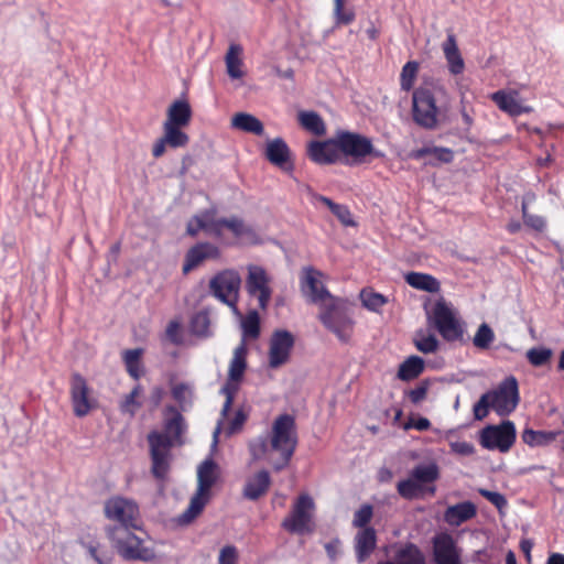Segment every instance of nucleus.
Wrapping results in <instances>:
<instances>
[{"label":"nucleus","mask_w":564,"mask_h":564,"mask_svg":"<svg viewBox=\"0 0 564 564\" xmlns=\"http://www.w3.org/2000/svg\"><path fill=\"white\" fill-rule=\"evenodd\" d=\"M185 431L184 416L175 406L169 405L164 411L163 431L153 430L148 433L150 473L156 481L164 484L169 479L173 463L172 449L184 444Z\"/></svg>","instance_id":"1"},{"label":"nucleus","mask_w":564,"mask_h":564,"mask_svg":"<svg viewBox=\"0 0 564 564\" xmlns=\"http://www.w3.org/2000/svg\"><path fill=\"white\" fill-rule=\"evenodd\" d=\"M137 512L135 503L120 497L111 498L105 503L106 517L118 522L107 529V534L124 560L141 558V540L131 530L140 529L133 523Z\"/></svg>","instance_id":"2"},{"label":"nucleus","mask_w":564,"mask_h":564,"mask_svg":"<svg viewBox=\"0 0 564 564\" xmlns=\"http://www.w3.org/2000/svg\"><path fill=\"white\" fill-rule=\"evenodd\" d=\"M269 442V463L280 471L288 467L297 446L295 419L290 414L279 415L272 424Z\"/></svg>","instance_id":"3"},{"label":"nucleus","mask_w":564,"mask_h":564,"mask_svg":"<svg viewBox=\"0 0 564 564\" xmlns=\"http://www.w3.org/2000/svg\"><path fill=\"white\" fill-rule=\"evenodd\" d=\"M318 319L339 341L349 343L354 335L355 321L352 304L348 300L336 297L330 299V302L322 303Z\"/></svg>","instance_id":"4"},{"label":"nucleus","mask_w":564,"mask_h":564,"mask_svg":"<svg viewBox=\"0 0 564 564\" xmlns=\"http://www.w3.org/2000/svg\"><path fill=\"white\" fill-rule=\"evenodd\" d=\"M218 479V466L212 459H205L197 469V490L191 498L187 509L181 514L183 524L191 523L204 510L210 499V490Z\"/></svg>","instance_id":"5"},{"label":"nucleus","mask_w":564,"mask_h":564,"mask_svg":"<svg viewBox=\"0 0 564 564\" xmlns=\"http://www.w3.org/2000/svg\"><path fill=\"white\" fill-rule=\"evenodd\" d=\"M335 133L340 159L345 158L347 161L350 159L351 163H362L367 156L379 159L384 155L373 147L371 139L364 134L341 129Z\"/></svg>","instance_id":"6"},{"label":"nucleus","mask_w":564,"mask_h":564,"mask_svg":"<svg viewBox=\"0 0 564 564\" xmlns=\"http://www.w3.org/2000/svg\"><path fill=\"white\" fill-rule=\"evenodd\" d=\"M429 323L433 325L446 341L453 343L463 339L464 324L456 316L452 304L447 303L443 297L435 302L429 314Z\"/></svg>","instance_id":"7"},{"label":"nucleus","mask_w":564,"mask_h":564,"mask_svg":"<svg viewBox=\"0 0 564 564\" xmlns=\"http://www.w3.org/2000/svg\"><path fill=\"white\" fill-rule=\"evenodd\" d=\"M241 286V276L234 269H225L216 273L209 281V292L221 303L236 307Z\"/></svg>","instance_id":"8"},{"label":"nucleus","mask_w":564,"mask_h":564,"mask_svg":"<svg viewBox=\"0 0 564 564\" xmlns=\"http://www.w3.org/2000/svg\"><path fill=\"white\" fill-rule=\"evenodd\" d=\"M313 499L306 494L300 495L295 500L290 514L282 521L283 529L290 533H311L313 531Z\"/></svg>","instance_id":"9"},{"label":"nucleus","mask_w":564,"mask_h":564,"mask_svg":"<svg viewBox=\"0 0 564 564\" xmlns=\"http://www.w3.org/2000/svg\"><path fill=\"white\" fill-rule=\"evenodd\" d=\"M479 442L486 449L507 453L516 442V426L511 421L488 425L481 430Z\"/></svg>","instance_id":"10"},{"label":"nucleus","mask_w":564,"mask_h":564,"mask_svg":"<svg viewBox=\"0 0 564 564\" xmlns=\"http://www.w3.org/2000/svg\"><path fill=\"white\" fill-rule=\"evenodd\" d=\"M247 347L241 343L234 351V357L229 365L228 381L223 387L221 392L225 394L226 400L223 406V415H227L231 409L235 394L238 390V382L242 379L247 368Z\"/></svg>","instance_id":"11"},{"label":"nucleus","mask_w":564,"mask_h":564,"mask_svg":"<svg viewBox=\"0 0 564 564\" xmlns=\"http://www.w3.org/2000/svg\"><path fill=\"white\" fill-rule=\"evenodd\" d=\"M491 400V409L500 416L509 415L519 403L518 381L513 376L506 378L497 389L487 392Z\"/></svg>","instance_id":"12"},{"label":"nucleus","mask_w":564,"mask_h":564,"mask_svg":"<svg viewBox=\"0 0 564 564\" xmlns=\"http://www.w3.org/2000/svg\"><path fill=\"white\" fill-rule=\"evenodd\" d=\"M413 120L425 129H433L437 124L438 109L435 97L429 88L420 87L414 90Z\"/></svg>","instance_id":"13"},{"label":"nucleus","mask_w":564,"mask_h":564,"mask_svg":"<svg viewBox=\"0 0 564 564\" xmlns=\"http://www.w3.org/2000/svg\"><path fill=\"white\" fill-rule=\"evenodd\" d=\"M270 279L265 270L259 265H250L248 268V276L246 280V289L249 295L257 296L259 307L265 310L270 300L272 291L270 289Z\"/></svg>","instance_id":"14"},{"label":"nucleus","mask_w":564,"mask_h":564,"mask_svg":"<svg viewBox=\"0 0 564 564\" xmlns=\"http://www.w3.org/2000/svg\"><path fill=\"white\" fill-rule=\"evenodd\" d=\"M220 257L221 251L218 246L208 241L197 242L186 251L182 272L183 274H188L204 264V262L209 260H219Z\"/></svg>","instance_id":"15"},{"label":"nucleus","mask_w":564,"mask_h":564,"mask_svg":"<svg viewBox=\"0 0 564 564\" xmlns=\"http://www.w3.org/2000/svg\"><path fill=\"white\" fill-rule=\"evenodd\" d=\"M433 561L435 564H462L460 551L454 538L447 533H437L432 539Z\"/></svg>","instance_id":"16"},{"label":"nucleus","mask_w":564,"mask_h":564,"mask_svg":"<svg viewBox=\"0 0 564 564\" xmlns=\"http://www.w3.org/2000/svg\"><path fill=\"white\" fill-rule=\"evenodd\" d=\"M70 400L74 414L77 417L86 416L96 404V401L89 395V387L86 379L79 373L72 376Z\"/></svg>","instance_id":"17"},{"label":"nucleus","mask_w":564,"mask_h":564,"mask_svg":"<svg viewBox=\"0 0 564 564\" xmlns=\"http://www.w3.org/2000/svg\"><path fill=\"white\" fill-rule=\"evenodd\" d=\"M294 346V337L288 330H276L270 340L269 366L279 368L288 362Z\"/></svg>","instance_id":"18"},{"label":"nucleus","mask_w":564,"mask_h":564,"mask_svg":"<svg viewBox=\"0 0 564 564\" xmlns=\"http://www.w3.org/2000/svg\"><path fill=\"white\" fill-rule=\"evenodd\" d=\"M308 158L321 165L335 164L340 161L336 133L324 141L313 140L307 144Z\"/></svg>","instance_id":"19"},{"label":"nucleus","mask_w":564,"mask_h":564,"mask_svg":"<svg viewBox=\"0 0 564 564\" xmlns=\"http://www.w3.org/2000/svg\"><path fill=\"white\" fill-rule=\"evenodd\" d=\"M182 126L163 123V135L156 140L152 148L154 158H160L165 153L166 147L171 149L185 148L189 142V137L183 131Z\"/></svg>","instance_id":"20"},{"label":"nucleus","mask_w":564,"mask_h":564,"mask_svg":"<svg viewBox=\"0 0 564 564\" xmlns=\"http://www.w3.org/2000/svg\"><path fill=\"white\" fill-rule=\"evenodd\" d=\"M322 273L313 268L305 270V278L303 281V290L307 292L310 301L314 304H318L319 308L322 303L330 302V299L337 296L332 295L324 284L318 280Z\"/></svg>","instance_id":"21"},{"label":"nucleus","mask_w":564,"mask_h":564,"mask_svg":"<svg viewBox=\"0 0 564 564\" xmlns=\"http://www.w3.org/2000/svg\"><path fill=\"white\" fill-rule=\"evenodd\" d=\"M355 552L358 563H364L377 546V533L373 528L359 530L355 535Z\"/></svg>","instance_id":"22"},{"label":"nucleus","mask_w":564,"mask_h":564,"mask_svg":"<svg viewBox=\"0 0 564 564\" xmlns=\"http://www.w3.org/2000/svg\"><path fill=\"white\" fill-rule=\"evenodd\" d=\"M270 485L269 471L260 470L246 481L242 490L243 497L252 501L258 500L268 492Z\"/></svg>","instance_id":"23"},{"label":"nucleus","mask_w":564,"mask_h":564,"mask_svg":"<svg viewBox=\"0 0 564 564\" xmlns=\"http://www.w3.org/2000/svg\"><path fill=\"white\" fill-rule=\"evenodd\" d=\"M476 514V506L471 501H464L449 506L444 512V521L452 527H458Z\"/></svg>","instance_id":"24"},{"label":"nucleus","mask_w":564,"mask_h":564,"mask_svg":"<svg viewBox=\"0 0 564 564\" xmlns=\"http://www.w3.org/2000/svg\"><path fill=\"white\" fill-rule=\"evenodd\" d=\"M191 120L192 108L189 102L185 99H177L170 105L163 123L187 127Z\"/></svg>","instance_id":"25"},{"label":"nucleus","mask_w":564,"mask_h":564,"mask_svg":"<svg viewBox=\"0 0 564 564\" xmlns=\"http://www.w3.org/2000/svg\"><path fill=\"white\" fill-rule=\"evenodd\" d=\"M224 229H228L237 238L251 232V229L245 225L241 218L235 216L230 218L214 217L213 236L220 238Z\"/></svg>","instance_id":"26"},{"label":"nucleus","mask_w":564,"mask_h":564,"mask_svg":"<svg viewBox=\"0 0 564 564\" xmlns=\"http://www.w3.org/2000/svg\"><path fill=\"white\" fill-rule=\"evenodd\" d=\"M265 158L274 165L284 167L290 162L291 152L282 138H275L268 142Z\"/></svg>","instance_id":"27"},{"label":"nucleus","mask_w":564,"mask_h":564,"mask_svg":"<svg viewBox=\"0 0 564 564\" xmlns=\"http://www.w3.org/2000/svg\"><path fill=\"white\" fill-rule=\"evenodd\" d=\"M231 128L254 135H262L264 132L261 120L248 112L235 113L231 118Z\"/></svg>","instance_id":"28"},{"label":"nucleus","mask_w":564,"mask_h":564,"mask_svg":"<svg viewBox=\"0 0 564 564\" xmlns=\"http://www.w3.org/2000/svg\"><path fill=\"white\" fill-rule=\"evenodd\" d=\"M405 282L413 289L436 293L441 290V284L436 278L427 273L409 272L404 276Z\"/></svg>","instance_id":"29"},{"label":"nucleus","mask_w":564,"mask_h":564,"mask_svg":"<svg viewBox=\"0 0 564 564\" xmlns=\"http://www.w3.org/2000/svg\"><path fill=\"white\" fill-rule=\"evenodd\" d=\"M214 226V212L204 210L194 215L186 225V234L191 237H196L200 230L213 236Z\"/></svg>","instance_id":"30"},{"label":"nucleus","mask_w":564,"mask_h":564,"mask_svg":"<svg viewBox=\"0 0 564 564\" xmlns=\"http://www.w3.org/2000/svg\"><path fill=\"white\" fill-rule=\"evenodd\" d=\"M560 435L558 431H535L533 429H524L521 438L530 447L547 446Z\"/></svg>","instance_id":"31"},{"label":"nucleus","mask_w":564,"mask_h":564,"mask_svg":"<svg viewBox=\"0 0 564 564\" xmlns=\"http://www.w3.org/2000/svg\"><path fill=\"white\" fill-rule=\"evenodd\" d=\"M424 360L415 355L408 357L398 369V378L402 381L416 379L424 371Z\"/></svg>","instance_id":"32"},{"label":"nucleus","mask_w":564,"mask_h":564,"mask_svg":"<svg viewBox=\"0 0 564 564\" xmlns=\"http://www.w3.org/2000/svg\"><path fill=\"white\" fill-rule=\"evenodd\" d=\"M443 51L448 63L449 72L453 75L462 74L465 68V64L456 44L455 37H447L443 44Z\"/></svg>","instance_id":"33"},{"label":"nucleus","mask_w":564,"mask_h":564,"mask_svg":"<svg viewBox=\"0 0 564 564\" xmlns=\"http://www.w3.org/2000/svg\"><path fill=\"white\" fill-rule=\"evenodd\" d=\"M315 200L321 202L325 206L329 208V210L337 217L340 224L345 227H355L357 223L354 220L352 214L348 206L343 204H337L333 202L330 198L323 195H315Z\"/></svg>","instance_id":"34"},{"label":"nucleus","mask_w":564,"mask_h":564,"mask_svg":"<svg viewBox=\"0 0 564 564\" xmlns=\"http://www.w3.org/2000/svg\"><path fill=\"white\" fill-rule=\"evenodd\" d=\"M395 564H425V556L421 549L408 542L401 546L394 554Z\"/></svg>","instance_id":"35"},{"label":"nucleus","mask_w":564,"mask_h":564,"mask_svg":"<svg viewBox=\"0 0 564 564\" xmlns=\"http://www.w3.org/2000/svg\"><path fill=\"white\" fill-rule=\"evenodd\" d=\"M491 99L500 110L509 113L510 116H519L528 111V109L522 107L513 96L502 90L494 93Z\"/></svg>","instance_id":"36"},{"label":"nucleus","mask_w":564,"mask_h":564,"mask_svg":"<svg viewBox=\"0 0 564 564\" xmlns=\"http://www.w3.org/2000/svg\"><path fill=\"white\" fill-rule=\"evenodd\" d=\"M299 122L306 131L322 137L326 133V124L323 118L315 111H301Z\"/></svg>","instance_id":"37"},{"label":"nucleus","mask_w":564,"mask_h":564,"mask_svg":"<svg viewBox=\"0 0 564 564\" xmlns=\"http://www.w3.org/2000/svg\"><path fill=\"white\" fill-rule=\"evenodd\" d=\"M242 47L239 44L232 43L225 56L227 73L231 78H241L242 77Z\"/></svg>","instance_id":"38"},{"label":"nucleus","mask_w":564,"mask_h":564,"mask_svg":"<svg viewBox=\"0 0 564 564\" xmlns=\"http://www.w3.org/2000/svg\"><path fill=\"white\" fill-rule=\"evenodd\" d=\"M535 200L534 194H527L521 204V212H522V218L523 223L527 227L538 231L542 232L546 227V221L542 216L533 215L529 213L528 204Z\"/></svg>","instance_id":"39"},{"label":"nucleus","mask_w":564,"mask_h":564,"mask_svg":"<svg viewBox=\"0 0 564 564\" xmlns=\"http://www.w3.org/2000/svg\"><path fill=\"white\" fill-rule=\"evenodd\" d=\"M410 477L414 479L421 487L424 484H431L438 479L440 470L436 464L417 465L411 473Z\"/></svg>","instance_id":"40"},{"label":"nucleus","mask_w":564,"mask_h":564,"mask_svg":"<svg viewBox=\"0 0 564 564\" xmlns=\"http://www.w3.org/2000/svg\"><path fill=\"white\" fill-rule=\"evenodd\" d=\"M419 68L420 64L416 61H410L402 67L400 74V86L402 90L410 91L413 88Z\"/></svg>","instance_id":"41"},{"label":"nucleus","mask_w":564,"mask_h":564,"mask_svg":"<svg viewBox=\"0 0 564 564\" xmlns=\"http://www.w3.org/2000/svg\"><path fill=\"white\" fill-rule=\"evenodd\" d=\"M140 360H141V348L129 349L123 352V361L129 375L139 379L140 377Z\"/></svg>","instance_id":"42"},{"label":"nucleus","mask_w":564,"mask_h":564,"mask_svg":"<svg viewBox=\"0 0 564 564\" xmlns=\"http://www.w3.org/2000/svg\"><path fill=\"white\" fill-rule=\"evenodd\" d=\"M415 348L423 354H434L440 348V341L433 334L417 333L414 338Z\"/></svg>","instance_id":"43"},{"label":"nucleus","mask_w":564,"mask_h":564,"mask_svg":"<svg viewBox=\"0 0 564 564\" xmlns=\"http://www.w3.org/2000/svg\"><path fill=\"white\" fill-rule=\"evenodd\" d=\"M494 340V330L488 324L482 323L474 336L473 344L478 349H488Z\"/></svg>","instance_id":"44"},{"label":"nucleus","mask_w":564,"mask_h":564,"mask_svg":"<svg viewBox=\"0 0 564 564\" xmlns=\"http://www.w3.org/2000/svg\"><path fill=\"white\" fill-rule=\"evenodd\" d=\"M210 319L207 312H198L191 318L189 328L196 336H207L209 330Z\"/></svg>","instance_id":"45"},{"label":"nucleus","mask_w":564,"mask_h":564,"mask_svg":"<svg viewBox=\"0 0 564 564\" xmlns=\"http://www.w3.org/2000/svg\"><path fill=\"white\" fill-rule=\"evenodd\" d=\"M243 336L257 339L260 335V318L256 311L248 313L246 318L242 321Z\"/></svg>","instance_id":"46"},{"label":"nucleus","mask_w":564,"mask_h":564,"mask_svg":"<svg viewBox=\"0 0 564 564\" xmlns=\"http://www.w3.org/2000/svg\"><path fill=\"white\" fill-rule=\"evenodd\" d=\"M360 300L366 308L373 312H378L387 303L382 294L367 290L361 291Z\"/></svg>","instance_id":"47"},{"label":"nucleus","mask_w":564,"mask_h":564,"mask_svg":"<svg viewBox=\"0 0 564 564\" xmlns=\"http://www.w3.org/2000/svg\"><path fill=\"white\" fill-rule=\"evenodd\" d=\"M373 517V507L369 503L362 505L354 514L352 525L359 530L368 529Z\"/></svg>","instance_id":"48"},{"label":"nucleus","mask_w":564,"mask_h":564,"mask_svg":"<svg viewBox=\"0 0 564 564\" xmlns=\"http://www.w3.org/2000/svg\"><path fill=\"white\" fill-rule=\"evenodd\" d=\"M398 494L408 500H412L417 497V494L422 490V487L414 481L411 477L408 479L400 480L397 485Z\"/></svg>","instance_id":"49"},{"label":"nucleus","mask_w":564,"mask_h":564,"mask_svg":"<svg viewBox=\"0 0 564 564\" xmlns=\"http://www.w3.org/2000/svg\"><path fill=\"white\" fill-rule=\"evenodd\" d=\"M551 357L552 350L550 348H531L527 351V359L534 367L546 365Z\"/></svg>","instance_id":"50"},{"label":"nucleus","mask_w":564,"mask_h":564,"mask_svg":"<svg viewBox=\"0 0 564 564\" xmlns=\"http://www.w3.org/2000/svg\"><path fill=\"white\" fill-rule=\"evenodd\" d=\"M249 451L253 460L262 459L264 456L270 458V442L264 438H258L249 444Z\"/></svg>","instance_id":"51"},{"label":"nucleus","mask_w":564,"mask_h":564,"mask_svg":"<svg viewBox=\"0 0 564 564\" xmlns=\"http://www.w3.org/2000/svg\"><path fill=\"white\" fill-rule=\"evenodd\" d=\"M141 389V386L138 383L129 394L126 395L124 400L121 402L120 409L122 413H128L130 415L135 414L139 402L135 400L137 395L139 394V391Z\"/></svg>","instance_id":"52"},{"label":"nucleus","mask_w":564,"mask_h":564,"mask_svg":"<svg viewBox=\"0 0 564 564\" xmlns=\"http://www.w3.org/2000/svg\"><path fill=\"white\" fill-rule=\"evenodd\" d=\"M490 394L484 393L480 399L474 404L473 412L476 420H484L491 408Z\"/></svg>","instance_id":"53"},{"label":"nucleus","mask_w":564,"mask_h":564,"mask_svg":"<svg viewBox=\"0 0 564 564\" xmlns=\"http://www.w3.org/2000/svg\"><path fill=\"white\" fill-rule=\"evenodd\" d=\"M479 495L491 502L498 510H502L507 507L508 501L506 497L497 491H490L488 489H479Z\"/></svg>","instance_id":"54"},{"label":"nucleus","mask_w":564,"mask_h":564,"mask_svg":"<svg viewBox=\"0 0 564 564\" xmlns=\"http://www.w3.org/2000/svg\"><path fill=\"white\" fill-rule=\"evenodd\" d=\"M166 337L174 345H181L183 343V330L182 325L177 321H171L166 327Z\"/></svg>","instance_id":"55"},{"label":"nucleus","mask_w":564,"mask_h":564,"mask_svg":"<svg viewBox=\"0 0 564 564\" xmlns=\"http://www.w3.org/2000/svg\"><path fill=\"white\" fill-rule=\"evenodd\" d=\"M238 557L237 547L235 545H226L219 552L218 564H237Z\"/></svg>","instance_id":"56"},{"label":"nucleus","mask_w":564,"mask_h":564,"mask_svg":"<svg viewBox=\"0 0 564 564\" xmlns=\"http://www.w3.org/2000/svg\"><path fill=\"white\" fill-rule=\"evenodd\" d=\"M429 383L426 381L421 382L416 388L411 389L408 392L409 399L413 404L421 403L427 395Z\"/></svg>","instance_id":"57"},{"label":"nucleus","mask_w":564,"mask_h":564,"mask_svg":"<svg viewBox=\"0 0 564 564\" xmlns=\"http://www.w3.org/2000/svg\"><path fill=\"white\" fill-rule=\"evenodd\" d=\"M247 419H248V412H246L243 408H239L236 411L232 420L229 422V427H228L229 432L236 433V432L240 431L241 427L243 426V424L246 423Z\"/></svg>","instance_id":"58"},{"label":"nucleus","mask_w":564,"mask_h":564,"mask_svg":"<svg viewBox=\"0 0 564 564\" xmlns=\"http://www.w3.org/2000/svg\"><path fill=\"white\" fill-rule=\"evenodd\" d=\"M336 22L341 24H349L355 19V12L351 9H346L345 3H341V8L334 7Z\"/></svg>","instance_id":"59"},{"label":"nucleus","mask_w":564,"mask_h":564,"mask_svg":"<svg viewBox=\"0 0 564 564\" xmlns=\"http://www.w3.org/2000/svg\"><path fill=\"white\" fill-rule=\"evenodd\" d=\"M451 449L459 455L469 456L473 455L475 452V447L469 442H453L451 443Z\"/></svg>","instance_id":"60"},{"label":"nucleus","mask_w":564,"mask_h":564,"mask_svg":"<svg viewBox=\"0 0 564 564\" xmlns=\"http://www.w3.org/2000/svg\"><path fill=\"white\" fill-rule=\"evenodd\" d=\"M433 154L438 161L449 163L454 159V153L448 148L432 147Z\"/></svg>","instance_id":"61"},{"label":"nucleus","mask_w":564,"mask_h":564,"mask_svg":"<svg viewBox=\"0 0 564 564\" xmlns=\"http://www.w3.org/2000/svg\"><path fill=\"white\" fill-rule=\"evenodd\" d=\"M430 427H431L430 420L426 417H422V416H420L415 420H410L404 426L405 430L415 429L417 431H427Z\"/></svg>","instance_id":"62"},{"label":"nucleus","mask_w":564,"mask_h":564,"mask_svg":"<svg viewBox=\"0 0 564 564\" xmlns=\"http://www.w3.org/2000/svg\"><path fill=\"white\" fill-rule=\"evenodd\" d=\"M164 395L165 391L162 387H154L150 392L149 402L155 409L161 404Z\"/></svg>","instance_id":"63"},{"label":"nucleus","mask_w":564,"mask_h":564,"mask_svg":"<svg viewBox=\"0 0 564 564\" xmlns=\"http://www.w3.org/2000/svg\"><path fill=\"white\" fill-rule=\"evenodd\" d=\"M189 388L186 383H177L172 388V395L177 402H183Z\"/></svg>","instance_id":"64"}]
</instances>
